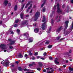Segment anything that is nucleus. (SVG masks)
Instances as JSON below:
<instances>
[{"label":"nucleus","mask_w":73,"mask_h":73,"mask_svg":"<svg viewBox=\"0 0 73 73\" xmlns=\"http://www.w3.org/2000/svg\"><path fill=\"white\" fill-rule=\"evenodd\" d=\"M37 70H39V71L41 70V68H37Z\"/></svg>","instance_id":"obj_38"},{"label":"nucleus","mask_w":73,"mask_h":73,"mask_svg":"<svg viewBox=\"0 0 73 73\" xmlns=\"http://www.w3.org/2000/svg\"><path fill=\"white\" fill-rule=\"evenodd\" d=\"M8 3V1L7 0H5L4 1V4L5 6H7Z\"/></svg>","instance_id":"obj_10"},{"label":"nucleus","mask_w":73,"mask_h":73,"mask_svg":"<svg viewBox=\"0 0 73 73\" xmlns=\"http://www.w3.org/2000/svg\"><path fill=\"white\" fill-rule=\"evenodd\" d=\"M59 70L60 71H62V70H61L60 68H59Z\"/></svg>","instance_id":"obj_63"},{"label":"nucleus","mask_w":73,"mask_h":73,"mask_svg":"<svg viewBox=\"0 0 73 73\" xmlns=\"http://www.w3.org/2000/svg\"><path fill=\"white\" fill-rule=\"evenodd\" d=\"M17 9V5H16L14 7V10L15 11H16Z\"/></svg>","instance_id":"obj_25"},{"label":"nucleus","mask_w":73,"mask_h":73,"mask_svg":"<svg viewBox=\"0 0 73 73\" xmlns=\"http://www.w3.org/2000/svg\"><path fill=\"white\" fill-rule=\"evenodd\" d=\"M18 26V25H17V24H15V25H14V27H17Z\"/></svg>","instance_id":"obj_43"},{"label":"nucleus","mask_w":73,"mask_h":73,"mask_svg":"<svg viewBox=\"0 0 73 73\" xmlns=\"http://www.w3.org/2000/svg\"><path fill=\"white\" fill-rule=\"evenodd\" d=\"M64 7H65V5L64 4L62 6V7L64 8Z\"/></svg>","instance_id":"obj_44"},{"label":"nucleus","mask_w":73,"mask_h":73,"mask_svg":"<svg viewBox=\"0 0 73 73\" xmlns=\"http://www.w3.org/2000/svg\"><path fill=\"white\" fill-rule=\"evenodd\" d=\"M45 21V17L44 16H43V20L42 21V22H44Z\"/></svg>","instance_id":"obj_23"},{"label":"nucleus","mask_w":73,"mask_h":73,"mask_svg":"<svg viewBox=\"0 0 73 73\" xmlns=\"http://www.w3.org/2000/svg\"><path fill=\"white\" fill-rule=\"evenodd\" d=\"M43 71L44 72H45L46 71V70H45V69H44V70H43Z\"/></svg>","instance_id":"obj_59"},{"label":"nucleus","mask_w":73,"mask_h":73,"mask_svg":"<svg viewBox=\"0 0 73 73\" xmlns=\"http://www.w3.org/2000/svg\"><path fill=\"white\" fill-rule=\"evenodd\" d=\"M57 12L58 13H62V10L60 8V5L58 3L57 4Z\"/></svg>","instance_id":"obj_3"},{"label":"nucleus","mask_w":73,"mask_h":73,"mask_svg":"<svg viewBox=\"0 0 73 73\" xmlns=\"http://www.w3.org/2000/svg\"><path fill=\"white\" fill-rule=\"evenodd\" d=\"M63 29V27H61L60 28L57 29L56 30L57 32H60L61 31V30H62Z\"/></svg>","instance_id":"obj_9"},{"label":"nucleus","mask_w":73,"mask_h":73,"mask_svg":"<svg viewBox=\"0 0 73 73\" xmlns=\"http://www.w3.org/2000/svg\"><path fill=\"white\" fill-rule=\"evenodd\" d=\"M66 56L67 57H69V52H66Z\"/></svg>","instance_id":"obj_35"},{"label":"nucleus","mask_w":73,"mask_h":73,"mask_svg":"<svg viewBox=\"0 0 73 73\" xmlns=\"http://www.w3.org/2000/svg\"><path fill=\"white\" fill-rule=\"evenodd\" d=\"M71 3L73 4V0H72L71 1Z\"/></svg>","instance_id":"obj_64"},{"label":"nucleus","mask_w":73,"mask_h":73,"mask_svg":"<svg viewBox=\"0 0 73 73\" xmlns=\"http://www.w3.org/2000/svg\"><path fill=\"white\" fill-rule=\"evenodd\" d=\"M54 21H53V19H52V21H51V23L52 24H53V22Z\"/></svg>","instance_id":"obj_42"},{"label":"nucleus","mask_w":73,"mask_h":73,"mask_svg":"<svg viewBox=\"0 0 73 73\" xmlns=\"http://www.w3.org/2000/svg\"><path fill=\"white\" fill-rule=\"evenodd\" d=\"M34 31L35 33H38V32L39 29L37 28H36L34 30Z\"/></svg>","instance_id":"obj_13"},{"label":"nucleus","mask_w":73,"mask_h":73,"mask_svg":"<svg viewBox=\"0 0 73 73\" xmlns=\"http://www.w3.org/2000/svg\"><path fill=\"white\" fill-rule=\"evenodd\" d=\"M68 23H69V21H66L65 22V24H66L64 25V27H65L64 29V31L66 30V29H67L68 27Z\"/></svg>","instance_id":"obj_7"},{"label":"nucleus","mask_w":73,"mask_h":73,"mask_svg":"<svg viewBox=\"0 0 73 73\" xmlns=\"http://www.w3.org/2000/svg\"><path fill=\"white\" fill-rule=\"evenodd\" d=\"M37 58H40V56H37Z\"/></svg>","instance_id":"obj_57"},{"label":"nucleus","mask_w":73,"mask_h":73,"mask_svg":"<svg viewBox=\"0 0 73 73\" xmlns=\"http://www.w3.org/2000/svg\"><path fill=\"white\" fill-rule=\"evenodd\" d=\"M34 63H35V62H33V64H29V67H31V66H33V64H34Z\"/></svg>","instance_id":"obj_29"},{"label":"nucleus","mask_w":73,"mask_h":73,"mask_svg":"<svg viewBox=\"0 0 73 73\" xmlns=\"http://www.w3.org/2000/svg\"><path fill=\"white\" fill-rule=\"evenodd\" d=\"M45 8H44L43 9H42V11L43 12H45Z\"/></svg>","instance_id":"obj_40"},{"label":"nucleus","mask_w":73,"mask_h":73,"mask_svg":"<svg viewBox=\"0 0 73 73\" xmlns=\"http://www.w3.org/2000/svg\"><path fill=\"white\" fill-rule=\"evenodd\" d=\"M24 71H29V70L28 69H27V68H25L24 69Z\"/></svg>","instance_id":"obj_32"},{"label":"nucleus","mask_w":73,"mask_h":73,"mask_svg":"<svg viewBox=\"0 0 73 73\" xmlns=\"http://www.w3.org/2000/svg\"><path fill=\"white\" fill-rule=\"evenodd\" d=\"M26 73H34V72H26Z\"/></svg>","instance_id":"obj_61"},{"label":"nucleus","mask_w":73,"mask_h":73,"mask_svg":"<svg viewBox=\"0 0 73 73\" xmlns=\"http://www.w3.org/2000/svg\"><path fill=\"white\" fill-rule=\"evenodd\" d=\"M17 32L18 35H19V33H20V30L19 29L17 30Z\"/></svg>","instance_id":"obj_26"},{"label":"nucleus","mask_w":73,"mask_h":73,"mask_svg":"<svg viewBox=\"0 0 73 73\" xmlns=\"http://www.w3.org/2000/svg\"><path fill=\"white\" fill-rule=\"evenodd\" d=\"M52 47V45H49L48 46V48H51Z\"/></svg>","instance_id":"obj_31"},{"label":"nucleus","mask_w":73,"mask_h":73,"mask_svg":"<svg viewBox=\"0 0 73 73\" xmlns=\"http://www.w3.org/2000/svg\"><path fill=\"white\" fill-rule=\"evenodd\" d=\"M25 5V4H24L23 5L22 7L21 8V11H23V9H24V7Z\"/></svg>","instance_id":"obj_28"},{"label":"nucleus","mask_w":73,"mask_h":73,"mask_svg":"<svg viewBox=\"0 0 73 73\" xmlns=\"http://www.w3.org/2000/svg\"><path fill=\"white\" fill-rule=\"evenodd\" d=\"M11 31H12L11 30H9L6 33L7 35H8V34H9L10 32H11Z\"/></svg>","instance_id":"obj_24"},{"label":"nucleus","mask_w":73,"mask_h":73,"mask_svg":"<svg viewBox=\"0 0 73 73\" xmlns=\"http://www.w3.org/2000/svg\"><path fill=\"white\" fill-rule=\"evenodd\" d=\"M33 9H31V11L30 12V13H32Z\"/></svg>","instance_id":"obj_48"},{"label":"nucleus","mask_w":73,"mask_h":73,"mask_svg":"<svg viewBox=\"0 0 73 73\" xmlns=\"http://www.w3.org/2000/svg\"><path fill=\"white\" fill-rule=\"evenodd\" d=\"M8 5L9 7H10L11 5V4L10 3H9L8 4Z\"/></svg>","instance_id":"obj_58"},{"label":"nucleus","mask_w":73,"mask_h":73,"mask_svg":"<svg viewBox=\"0 0 73 73\" xmlns=\"http://www.w3.org/2000/svg\"><path fill=\"white\" fill-rule=\"evenodd\" d=\"M32 59L33 60H36V59H35V57H33L32 58Z\"/></svg>","instance_id":"obj_49"},{"label":"nucleus","mask_w":73,"mask_h":73,"mask_svg":"<svg viewBox=\"0 0 73 73\" xmlns=\"http://www.w3.org/2000/svg\"><path fill=\"white\" fill-rule=\"evenodd\" d=\"M24 36H26L27 38H28L29 37V34L28 32H27L26 33H24L23 34Z\"/></svg>","instance_id":"obj_11"},{"label":"nucleus","mask_w":73,"mask_h":73,"mask_svg":"<svg viewBox=\"0 0 73 73\" xmlns=\"http://www.w3.org/2000/svg\"><path fill=\"white\" fill-rule=\"evenodd\" d=\"M24 13H22L20 14V16H21V19H23V17H24Z\"/></svg>","instance_id":"obj_12"},{"label":"nucleus","mask_w":73,"mask_h":73,"mask_svg":"<svg viewBox=\"0 0 73 73\" xmlns=\"http://www.w3.org/2000/svg\"><path fill=\"white\" fill-rule=\"evenodd\" d=\"M32 7V4H31L30 5L29 7H30L31 8Z\"/></svg>","instance_id":"obj_51"},{"label":"nucleus","mask_w":73,"mask_h":73,"mask_svg":"<svg viewBox=\"0 0 73 73\" xmlns=\"http://www.w3.org/2000/svg\"><path fill=\"white\" fill-rule=\"evenodd\" d=\"M29 10L28 9H27V12H29Z\"/></svg>","instance_id":"obj_55"},{"label":"nucleus","mask_w":73,"mask_h":73,"mask_svg":"<svg viewBox=\"0 0 73 73\" xmlns=\"http://www.w3.org/2000/svg\"><path fill=\"white\" fill-rule=\"evenodd\" d=\"M3 64L5 66H8L9 64V61H5L3 63Z\"/></svg>","instance_id":"obj_4"},{"label":"nucleus","mask_w":73,"mask_h":73,"mask_svg":"<svg viewBox=\"0 0 73 73\" xmlns=\"http://www.w3.org/2000/svg\"><path fill=\"white\" fill-rule=\"evenodd\" d=\"M47 73H52V72L49 71L48 72H47Z\"/></svg>","instance_id":"obj_62"},{"label":"nucleus","mask_w":73,"mask_h":73,"mask_svg":"<svg viewBox=\"0 0 73 73\" xmlns=\"http://www.w3.org/2000/svg\"><path fill=\"white\" fill-rule=\"evenodd\" d=\"M70 33V31H68V32H64V34L65 35H68V34H69Z\"/></svg>","instance_id":"obj_19"},{"label":"nucleus","mask_w":73,"mask_h":73,"mask_svg":"<svg viewBox=\"0 0 73 73\" xmlns=\"http://www.w3.org/2000/svg\"><path fill=\"white\" fill-rule=\"evenodd\" d=\"M8 41L9 42H11L10 43H9L8 45H14L16 42V40H13V39L9 38L8 39Z\"/></svg>","instance_id":"obj_2"},{"label":"nucleus","mask_w":73,"mask_h":73,"mask_svg":"<svg viewBox=\"0 0 73 73\" xmlns=\"http://www.w3.org/2000/svg\"><path fill=\"white\" fill-rule=\"evenodd\" d=\"M58 60V59L57 58H56L55 59V60L54 61L55 63L56 64H59V62H57Z\"/></svg>","instance_id":"obj_15"},{"label":"nucleus","mask_w":73,"mask_h":73,"mask_svg":"<svg viewBox=\"0 0 73 73\" xmlns=\"http://www.w3.org/2000/svg\"><path fill=\"white\" fill-rule=\"evenodd\" d=\"M49 41L48 40L46 41L45 42L46 44H49Z\"/></svg>","instance_id":"obj_33"},{"label":"nucleus","mask_w":73,"mask_h":73,"mask_svg":"<svg viewBox=\"0 0 73 73\" xmlns=\"http://www.w3.org/2000/svg\"><path fill=\"white\" fill-rule=\"evenodd\" d=\"M38 54V52H36L35 54V56H36V55H37Z\"/></svg>","instance_id":"obj_47"},{"label":"nucleus","mask_w":73,"mask_h":73,"mask_svg":"<svg viewBox=\"0 0 73 73\" xmlns=\"http://www.w3.org/2000/svg\"><path fill=\"white\" fill-rule=\"evenodd\" d=\"M31 3V2H29L26 5L25 7V8H27L28 6L30 5V4Z\"/></svg>","instance_id":"obj_14"},{"label":"nucleus","mask_w":73,"mask_h":73,"mask_svg":"<svg viewBox=\"0 0 73 73\" xmlns=\"http://www.w3.org/2000/svg\"><path fill=\"white\" fill-rule=\"evenodd\" d=\"M6 45L4 44H1L0 45V48L2 49L3 50L4 49H7V48L5 47Z\"/></svg>","instance_id":"obj_6"},{"label":"nucleus","mask_w":73,"mask_h":73,"mask_svg":"<svg viewBox=\"0 0 73 73\" xmlns=\"http://www.w3.org/2000/svg\"><path fill=\"white\" fill-rule=\"evenodd\" d=\"M28 21L27 20H23L22 22V25L24 26H27L28 25Z\"/></svg>","instance_id":"obj_5"},{"label":"nucleus","mask_w":73,"mask_h":73,"mask_svg":"<svg viewBox=\"0 0 73 73\" xmlns=\"http://www.w3.org/2000/svg\"><path fill=\"white\" fill-rule=\"evenodd\" d=\"M18 57H19V58H22L23 56L21 54H19L18 55Z\"/></svg>","instance_id":"obj_21"},{"label":"nucleus","mask_w":73,"mask_h":73,"mask_svg":"<svg viewBox=\"0 0 73 73\" xmlns=\"http://www.w3.org/2000/svg\"><path fill=\"white\" fill-rule=\"evenodd\" d=\"M40 58L41 59H42V60H45V59H44L43 58Z\"/></svg>","instance_id":"obj_60"},{"label":"nucleus","mask_w":73,"mask_h":73,"mask_svg":"<svg viewBox=\"0 0 73 73\" xmlns=\"http://www.w3.org/2000/svg\"><path fill=\"white\" fill-rule=\"evenodd\" d=\"M44 56H46V52H44L43 54Z\"/></svg>","instance_id":"obj_45"},{"label":"nucleus","mask_w":73,"mask_h":73,"mask_svg":"<svg viewBox=\"0 0 73 73\" xmlns=\"http://www.w3.org/2000/svg\"><path fill=\"white\" fill-rule=\"evenodd\" d=\"M46 23V22H44V23L42 24V29L43 30H44L45 29V26L46 25V24H45Z\"/></svg>","instance_id":"obj_8"},{"label":"nucleus","mask_w":73,"mask_h":73,"mask_svg":"<svg viewBox=\"0 0 73 73\" xmlns=\"http://www.w3.org/2000/svg\"><path fill=\"white\" fill-rule=\"evenodd\" d=\"M28 53H29V56H32V53L30 51H29L28 52Z\"/></svg>","instance_id":"obj_30"},{"label":"nucleus","mask_w":73,"mask_h":73,"mask_svg":"<svg viewBox=\"0 0 73 73\" xmlns=\"http://www.w3.org/2000/svg\"><path fill=\"white\" fill-rule=\"evenodd\" d=\"M73 29V21L72 25L70 26V30H72Z\"/></svg>","instance_id":"obj_16"},{"label":"nucleus","mask_w":73,"mask_h":73,"mask_svg":"<svg viewBox=\"0 0 73 73\" xmlns=\"http://www.w3.org/2000/svg\"><path fill=\"white\" fill-rule=\"evenodd\" d=\"M69 53H72V50H70L69 51Z\"/></svg>","instance_id":"obj_53"},{"label":"nucleus","mask_w":73,"mask_h":73,"mask_svg":"<svg viewBox=\"0 0 73 73\" xmlns=\"http://www.w3.org/2000/svg\"><path fill=\"white\" fill-rule=\"evenodd\" d=\"M60 37L61 36H58L56 37V40H60Z\"/></svg>","instance_id":"obj_18"},{"label":"nucleus","mask_w":73,"mask_h":73,"mask_svg":"<svg viewBox=\"0 0 73 73\" xmlns=\"http://www.w3.org/2000/svg\"><path fill=\"white\" fill-rule=\"evenodd\" d=\"M64 38H62L60 40V41H61V40H64Z\"/></svg>","instance_id":"obj_52"},{"label":"nucleus","mask_w":73,"mask_h":73,"mask_svg":"<svg viewBox=\"0 0 73 73\" xmlns=\"http://www.w3.org/2000/svg\"><path fill=\"white\" fill-rule=\"evenodd\" d=\"M49 59L50 60H52L53 59H52V57H49Z\"/></svg>","instance_id":"obj_41"},{"label":"nucleus","mask_w":73,"mask_h":73,"mask_svg":"<svg viewBox=\"0 0 73 73\" xmlns=\"http://www.w3.org/2000/svg\"><path fill=\"white\" fill-rule=\"evenodd\" d=\"M10 34H14V33L13 31H11V33Z\"/></svg>","instance_id":"obj_56"},{"label":"nucleus","mask_w":73,"mask_h":73,"mask_svg":"<svg viewBox=\"0 0 73 73\" xmlns=\"http://www.w3.org/2000/svg\"><path fill=\"white\" fill-rule=\"evenodd\" d=\"M56 7H57V5L54 6V10H55V9H56Z\"/></svg>","instance_id":"obj_39"},{"label":"nucleus","mask_w":73,"mask_h":73,"mask_svg":"<svg viewBox=\"0 0 73 73\" xmlns=\"http://www.w3.org/2000/svg\"><path fill=\"white\" fill-rule=\"evenodd\" d=\"M69 70H71V71H73V68H70Z\"/></svg>","instance_id":"obj_37"},{"label":"nucleus","mask_w":73,"mask_h":73,"mask_svg":"<svg viewBox=\"0 0 73 73\" xmlns=\"http://www.w3.org/2000/svg\"><path fill=\"white\" fill-rule=\"evenodd\" d=\"M51 29H52V27H50V28L49 29V30L47 31V33H50V31H51Z\"/></svg>","instance_id":"obj_17"},{"label":"nucleus","mask_w":73,"mask_h":73,"mask_svg":"<svg viewBox=\"0 0 73 73\" xmlns=\"http://www.w3.org/2000/svg\"><path fill=\"white\" fill-rule=\"evenodd\" d=\"M29 42H33V38H30L29 39Z\"/></svg>","instance_id":"obj_20"},{"label":"nucleus","mask_w":73,"mask_h":73,"mask_svg":"<svg viewBox=\"0 0 73 73\" xmlns=\"http://www.w3.org/2000/svg\"><path fill=\"white\" fill-rule=\"evenodd\" d=\"M44 4H43L42 5H41V8L43 7L44 6Z\"/></svg>","instance_id":"obj_54"},{"label":"nucleus","mask_w":73,"mask_h":73,"mask_svg":"<svg viewBox=\"0 0 73 73\" xmlns=\"http://www.w3.org/2000/svg\"><path fill=\"white\" fill-rule=\"evenodd\" d=\"M38 64L40 66H42V64L41 62H39Z\"/></svg>","instance_id":"obj_27"},{"label":"nucleus","mask_w":73,"mask_h":73,"mask_svg":"<svg viewBox=\"0 0 73 73\" xmlns=\"http://www.w3.org/2000/svg\"><path fill=\"white\" fill-rule=\"evenodd\" d=\"M9 48L10 49H12L13 48V46H9Z\"/></svg>","instance_id":"obj_36"},{"label":"nucleus","mask_w":73,"mask_h":73,"mask_svg":"<svg viewBox=\"0 0 73 73\" xmlns=\"http://www.w3.org/2000/svg\"><path fill=\"white\" fill-rule=\"evenodd\" d=\"M19 20L17 19V20H15V23H18V22H19Z\"/></svg>","instance_id":"obj_34"},{"label":"nucleus","mask_w":73,"mask_h":73,"mask_svg":"<svg viewBox=\"0 0 73 73\" xmlns=\"http://www.w3.org/2000/svg\"><path fill=\"white\" fill-rule=\"evenodd\" d=\"M33 25H34V27H35L36 26V24L35 23H34Z\"/></svg>","instance_id":"obj_50"},{"label":"nucleus","mask_w":73,"mask_h":73,"mask_svg":"<svg viewBox=\"0 0 73 73\" xmlns=\"http://www.w3.org/2000/svg\"><path fill=\"white\" fill-rule=\"evenodd\" d=\"M39 16L40 12L37 11L36 12L35 15V16L34 17L35 19H34V21H37V19H38V18Z\"/></svg>","instance_id":"obj_1"},{"label":"nucleus","mask_w":73,"mask_h":73,"mask_svg":"<svg viewBox=\"0 0 73 73\" xmlns=\"http://www.w3.org/2000/svg\"><path fill=\"white\" fill-rule=\"evenodd\" d=\"M18 69L19 70V71H22L23 70L22 69V68L21 67H18Z\"/></svg>","instance_id":"obj_22"},{"label":"nucleus","mask_w":73,"mask_h":73,"mask_svg":"<svg viewBox=\"0 0 73 73\" xmlns=\"http://www.w3.org/2000/svg\"><path fill=\"white\" fill-rule=\"evenodd\" d=\"M15 66V65L14 64H13L11 66V68H12V67H14Z\"/></svg>","instance_id":"obj_46"}]
</instances>
